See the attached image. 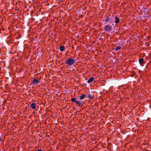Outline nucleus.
<instances>
[{
	"label": "nucleus",
	"instance_id": "nucleus-16",
	"mask_svg": "<svg viewBox=\"0 0 151 151\" xmlns=\"http://www.w3.org/2000/svg\"><path fill=\"white\" fill-rule=\"evenodd\" d=\"M144 9H146V8H144Z\"/></svg>",
	"mask_w": 151,
	"mask_h": 151
},
{
	"label": "nucleus",
	"instance_id": "nucleus-14",
	"mask_svg": "<svg viewBox=\"0 0 151 151\" xmlns=\"http://www.w3.org/2000/svg\"><path fill=\"white\" fill-rule=\"evenodd\" d=\"M121 46H118L115 48V50L117 51L121 49Z\"/></svg>",
	"mask_w": 151,
	"mask_h": 151
},
{
	"label": "nucleus",
	"instance_id": "nucleus-3",
	"mask_svg": "<svg viewBox=\"0 0 151 151\" xmlns=\"http://www.w3.org/2000/svg\"><path fill=\"white\" fill-rule=\"evenodd\" d=\"M112 27V26L110 24H109V25L106 26L105 27L104 29H105V30L106 31H108L111 29Z\"/></svg>",
	"mask_w": 151,
	"mask_h": 151
},
{
	"label": "nucleus",
	"instance_id": "nucleus-10",
	"mask_svg": "<svg viewBox=\"0 0 151 151\" xmlns=\"http://www.w3.org/2000/svg\"><path fill=\"white\" fill-rule=\"evenodd\" d=\"M65 49V46L64 45H62L60 47V50L61 51H63Z\"/></svg>",
	"mask_w": 151,
	"mask_h": 151
},
{
	"label": "nucleus",
	"instance_id": "nucleus-4",
	"mask_svg": "<svg viewBox=\"0 0 151 151\" xmlns=\"http://www.w3.org/2000/svg\"><path fill=\"white\" fill-rule=\"evenodd\" d=\"M75 103L78 106H82L83 105L82 101L80 100L77 101Z\"/></svg>",
	"mask_w": 151,
	"mask_h": 151
},
{
	"label": "nucleus",
	"instance_id": "nucleus-15",
	"mask_svg": "<svg viewBox=\"0 0 151 151\" xmlns=\"http://www.w3.org/2000/svg\"><path fill=\"white\" fill-rule=\"evenodd\" d=\"M37 151H42V150L41 149H39L37 150Z\"/></svg>",
	"mask_w": 151,
	"mask_h": 151
},
{
	"label": "nucleus",
	"instance_id": "nucleus-2",
	"mask_svg": "<svg viewBox=\"0 0 151 151\" xmlns=\"http://www.w3.org/2000/svg\"><path fill=\"white\" fill-rule=\"evenodd\" d=\"M86 97L88 99H92L94 97L93 95L91 92L90 93L86 95Z\"/></svg>",
	"mask_w": 151,
	"mask_h": 151
},
{
	"label": "nucleus",
	"instance_id": "nucleus-11",
	"mask_svg": "<svg viewBox=\"0 0 151 151\" xmlns=\"http://www.w3.org/2000/svg\"><path fill=\"white\" fill-rule=\"evenodd\" d=\"M139 62L140 64H141L143 63H144L143 59L142 58H139Z\"/></svg>",
	"mask_w": 151,
	"mask_h": 151
},
{
	"label": "nucleus",
	"instance_id": "nucleus-6",
	"mask_svg": "<svg viewBox=\"0 0 151 151\" xmlns=\"http://www.w3.org/2000/svg\"><path fill=\"white\" fill-rule=\"evenodd\" d=\"M114 18V17H107L105 19V22H108L109 21H111V19H113Z\"/></svg>",
	"mask_w": 151,
	"mask_h": 151
},
{
	"label": "nucleus",
	"instance_id": "nucleus-9",
	"mask_svg": "<svg viewBox=\"0 0 151 151\" xmlns=\"http://www.w3.org/2000/svg\"><path fill=\"white\" fill-rule=\"evenodd\" d=\"M114 18L115 19V22L116 23H118L119 22V19L117 17H115Z\"/></svg>",
	"mask_w": 151,
	"mask_h": 151
},
{
	"label": "nucleus",
	"instance_id": "nucleus-1",
	"mask_svg": "<svg viewBox=\"0 0 151 151\" xmlns=\"http://www.w3.org/2000/svg\"><path fill=\"white\" fill-rule=\"evenodd\" d=\"M75 60L71 58H69L67 60H65V63L68 65L71 66L73 65L75 63Z\"/></svg>",
	"mask_w": 151,
	"mask_h": 151
},
{
	"label": "nucleus",
	"instance_id": "nucleus-12",
	"mask_svg": "<svg viewBox=\"0 0 151 151\" xmlns=\"http://www.w3.org/2000/svg\"><path fill=\"white\" fill-rule=\"evenodd\" d=\"M86 96V95L83 94L82 96H80V100L83 99Z\"/></svg>",
	"mask_w": 151,
	"mask_h": 151
},
{
	"label": "nucleus",
	"instance_id": "nucleus-5",
	"mask_svg": "<svg viewBox=\"0 0 151 151\" xmlns=\"http://www.w3.org/2000/svg\"><path fill=\"white\" fill-rule=\"evenodd\" d=\"M39 80H37L36 79H34L32 82V83H31V84L33 85H34L35 84H37L39 82Z\"/></svg>",
	"mask_w": 151,
	"mask_h": 151
},
{
	"label": "nucleus",
	"instance_id": "nucleus-13",
	"mask_svg": "<svg viewBox=\"0 0 151 151\" xmlns=\"http://www.w3.org/2000/svg\"><path fill=\"white\" fill-rule=\"evenodd\" d=\"M71 101L72 102L74 103H75L76 101V98H73L71 99Z\"/></svg>",
	"mask_w": 151,
	"mask_h": 151
},
{
	"label": "nucleus",
	"instance_id": "nucleus-8",
	"mask_svg": "<svg viewBox=\"0 0 151 151\" xmlns=\"http://www.w3.org/2000/svg\"><path fill=\"white\" fill-rule=\"evenodd\" d=\"M30 106L32 109H34L36 108V104L32 103L31 104Z\"/></svg>",
	"mask_w": 151,
	"mask_h": 151
},
{
	"label": "nucleus",
	"instance_id": "nucleus-7",
	"mask_svg": "<svg viewBox=\"0 0 151 151\" xmlns=\"http://www.w3.org/2000/svg\"><path fill=\"white\" fill-rule=\"evenodd\" d=\"M94 79V77H92L90 78L89 80L87 81V83H90L92 81H93Z\"/></svg>",
	"mask_w": 151,
	"mask_h": 151
}]
</instances>
